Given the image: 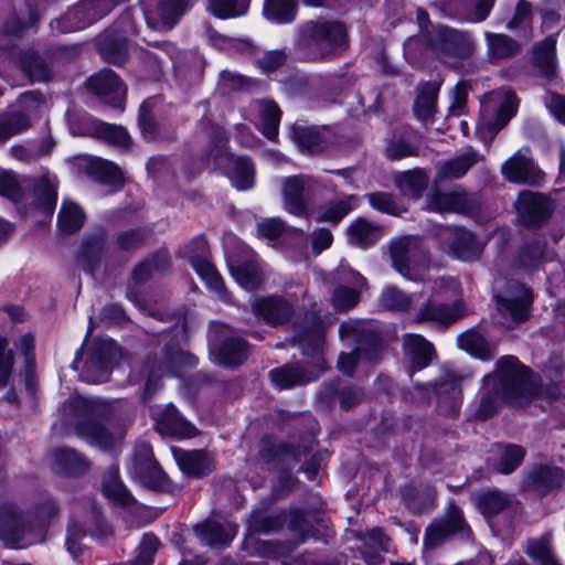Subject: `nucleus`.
Returning <instances> with one entry per match:
<instances>
[{
	"mask_svg": "<svg viewBox=\"0 0 565 565\" xmlns=\"http://www.w3.org/2000/svg\"><path fill=\"white\" fill-rule=\"evenodd\" d=\"M559 395L557 383L542 384L541 379L518 358L504 355L498 360L495 370L483 377L479 406L473 416L486 420L497 414L502 402L524 406L535 398L556 401Z\"/></svg>",
	"mask_w": 565,
	"mask_h": 565,
	"instance_id": "nucleus-1",
	"label": "nucleus"
},
{
	"mask_svg": "<svg viewBox=\"0 0 565 565\" xmlns=\"http://www.w3.org/2000/svg\"><path fill=\"white\" fill-rule=\"evenodd\" d=\"M292 340L299 344L302 354L309 360L303 364L290 363L269 372L273 384L280 390L316 381L327 367L323 356V326L316 313L306 312L301 321L297 319L294 323Z\"/></svg>",
	"mask_w": 565,
	"mask_h": 565,
	"instance_id": "nucleus-2",
	"label": "nucleus"
},
{
	"mask_svg": "<svg viewBox=\"0 0 565 565\" xmlns=\"http://www.w3.org/2000/svg\"><path fill=\"white\" fill-rule=\"evenodd\" d=\"M348 43V30L342 22L319 18L298 26L294 50L300 61L320 62L340 54Z\"/></svg>",
	"mask_w": 565,
	"mask_h": 565,
	"instance_id": "nucleus-3",
	"label": "nucleus"
},
{
	"mask_svg": "<svg viewBox=\"0 0 565 565\" xmlns=\"http://www.w3.org/2000/svg\"><path fill=\"white\" fill-rule=\"evenodd\" d=\"M66 417H72L77 437L102 450L114 447V436L108 424L114 417L110 403L97 397L75 396L68 398L63 405Z\"/></svg>",
	"mask_w": 565,
	"mask_h": 565,
	"instance_id": "nucleus-4",
	"label": "nucleus"
},
{
	"mask_svg": "<svg viewBox=\"0 0 565 565\" xmlns=\"http://www.w3.org/2000/svg\"><path fill=\"white\" fill-rule=\"evenodd\" d=\"M339 334L342 339H353L355 342L351 352H342L339 356L338 369L341 373L352 376L360 362L374 363L380 360L383 350L381 338L362 322H342Z\"/></svg>",
	"mask_w": 565,
	"mask_h": 565,
	"instance_id": "nucleus-5",
	"label": "nucleus"
},
{
	"mask_svg": "<svg viewBox=\"0 0 565 565\" xmlns=\"http://www.w3.org/2000/svg\"><path fill=\"white\" fill-rule=\"evenodd\" d=\"M424 44L440 62L450 67H457L475 51L470 34L446 25L433 26L427 31Z\"/></svg>",
	"mask_w": 565,
	"mask_h": 565,
	"instance_id": "nucleus-6",
	"label": "nucleus"
},
{
	"mask_svg": "<svg viewBox=\"0 0 565 565\" xmlns=\"http://www.w3.org/2000/svg\"><path fill=\"white\" fill-rule=\"evenodd\" d=\"M211 139L214 148L211 150L214 166L223 170L233 186L239 191L249 190L255 183V166L246 156L234 157L224 149L225 135L218 126L211 127Z\"/></svg>",
	"mask_w": 565,
	"mask_h": 565,
	"instance_id": "nucleus-7",
	"label": "nucleus"
},
{
	"mask_svg": "<svg viewBox=\"0 0 565 565\" xmlns=\"http://www.w3.org/2000/svg\"><path fill=\"white\" fill-rule=\"evenodd\" d=\"M198 359L190 352H185L175 345H166L162 349L160 362L148 361L145 364L147 381L141 395L146 403L150 401L160 387V380L163 374L180 375L182 372L193 369Z\"/></svg>",
	"mask_w": 565,
	"mask_h": 565,
	"instance_id": "nucleus-8",
	"label": "nucleus"
},
{
	"mask_svg": "<svg viewBox=\"0 0 565 565\" xmlns=\"http://www.w3.org/2000/svg\"><path fill=\"white\" fill-rule=\"evenodd\" d=\"M0 539L14 548L40 542L31 514L9 501L0 503Z\"/></svg>",
	"mask_w": 565,
	"mask_h": 565,
	"instance_id": "nucleus-9",
	"label": "nucleus"
},
{
	"mask_svg": "<svg viewBox=\"0 0 565 565\" xmlns=\"http://www.w3.org/2000/svg\"><path fill=\"white\" fill-rule=\"evenodd\" d=\"M502 324L513 328L526 321L534 300L533 291L526 285L509 280L502 292L493 296Z\"/></svg>",
	"mask_w": 565,
	"mask_h": 565,
	"instance_id": "nucleus-10",
	"label": "nucleus"
},
{
	"mask_svg": "<svg viewBox=\"0 0 565 565\" xmlns=\"http://www.w3.org/2000/svg\"><path fill=\"white\" fill-rule=\"evenodd\" d=\"M118 0H81L61 18L51 21L52 31L67 33L85 29L107 15Z\"/></svg>",
	"mask_w": 565,
	"mask_h": 565,
	"instance_id": "nucleus-11",
	"label": "nucleus"
},
{
	"mask_svg": "<svg viewBox=\"0 0 565 565\" xmlns=\"http://www.w3.org/2000/svg\"><path fill=\"white\" fill-rule=\"evenodd\" d=\"M471 540L472 531L465 520L463 513L454 501H450L444 515L433 520L424 534V548L433 551L452 536Z\"/></svg>",
	"mask_w": 565,
	"mask_h": 565,
	"instance_id": "nucleus-12",
	"label": "nucleus"
},
{
	"mask_svg": "<svg viewBox=\"0 0 565 565\" xmlns=\"http://www.w3.org/2000/svg\"><path fill=\"white\" fill-rule=\"evenodd\" d=\"M120 356L119 347L110 339H95L84 362L81 377L87 383L108 381L111 369Z\"/></svg>",
	"mask_w": 565,
	"mask_h": 565,
	"instance_id": "nucleus-13",
	"label": "nucleus"
},
{
	"mask_svg": "<svg viewBox=\"0 0 565 565\" xmlns=\"http://www.w3.org/2000/svg\"><path fill=\"white\" fill-rule=\"evenodd\" d=\"M131 470L138 481L150 490L168 491L170 489L171 482L154 460L149 444L142 443L136 447Z\"/></svg>",
	"mask_w": 565,
	"mask_h": 565,
	"instance_id": "nucleus-14",
	"label": "nucleus"
},
{
	"mask_svg": "<svg viewBox=\"0 0 565 565\" xmlns=\"http://www.w3.org/2000/svg\"><path fill=\"white\" fill-rule=\"evenodd\" d=\"M555 209L553 201L539 192L522 191L516 201V211L521 224L529 228L543 226Z\"/></svg>",
	"mask_w": 565,
	"mask_h": 565,
	"instance_id": "nucleus-15",
	"label": "nucleus"
},
{
	"mask_svg": "<svg viewBox=\"0 0 565 565\" xmlns=\"http://www.w3.org/2000/svg\"><path fill=\"white\" fill-rule=\"evenodd\" d=\"M70 129L73 135L92 136L109 145L128 147L130 138L127 131L118 125L107 124L90 117H83V125L76 122L75 116L67 114Z\"/></svg>",
	"mask_w": 565,
	"mask_h": 565,
	"instance_id": "nucleus-16",
	"label": "nucleus"
},
{
	"mask_svg": "<svg viewBox=\"0 0 565 565\" xmlns=\"http://www.w3.org/2000/svg\"><path fill=\"white\" fill-rule=\"evenodd\" d=\"M189 253L188 259L196 274L205 281L207 287L220 297L225 298L226 288L221 275L214 265L209 262L204 254L207 249V242L203 237L193 238L184 246Z\"/></svg>",
	"mask_w": 565,
	"mask_h": 565,
	"instance_id": "nucleus-17",
	"label": "nucleus"
},
{
	"mask_svg": "<svg viewBox=\"0 0 565 565\" xmlns=\"http://www.w3.org/2000/svg\"><path fill=\"white\" fill-rule=\"evenodd\" d=\"M420 239L413 236L395 238L390 244V257L393 268L404 278L415 280L413 269L423 253Z\"/></svg>",
	"mask_w": 565,
	"mask_h": 565,
	"instance_id": "nucleus-18",
	"label": "nucleus"
},
{
	"mask_svg": "<svg viewBox=\"0 0 565 565\" xmlns=\"http://www.w3.org/2000/svg\"><path fill=\"white\" fill-rule=\"evenodd\" d=\"M527 152L529 149L519 150L502 164L501 172L510 182L539 186L544 182L545 175Z\"/></svg>",
	"mask_w": 565,
	"mask_h": 565,
	"instance_id": "nucleus-19",
	"label": "nucleus"
},
{
	"mask_svg": "<svg viewBox=\"0 0 565 565\" xmlns=\"http://www.w3.org/2000/svg\"><path fill=\"white\" fill-rule=\"evenodd\" d=\"M86 87L111 107L119 108L125 100L126 87L111 70L106 68L90 76L86 81Z\"/></svg>",
	"mask_w": 565,
	"mask_h": 565,
	"instance_id": "nucleus-20",
	"label": "nucleus"
},
{
	"mask_svg": "<svg viewBox=\"0 0 565 565\" xmlns=\"http://www.w3.org/2000/svg\"><path fill=\"white\" fill-rule=\"evenodd\" d=\"M565 477L562 468L552 465H533L522 476V488L544 495L558 488Z\"/></svg>",
	"mask_w": 565,
	"mask_h": 565,
	"instance_id": "nucleus-21",
	"label": "nucleus"
},
{
	"mask_svg": "<svg viewBox=\"0 0 565 565\" xmlns=\"http://www.w3.org/2000/svg\"><path fill=\"white\" fill-rule=\"evenodd\" d=\"M192 0H158L152 11L145 13L149 28L169 31L191 8Z\"/></svg>",
	"mask_w": 565,
	"mask_h": 565,
	"instance_id": "nucleus-22",
	"label": "nucleus"
},
{
	"mask_svg": "<svg viewBox=\"0 0 565 565\" xmlns=\"http://www.w3.org/2000/svg\"><path fill=\"white\" fill-rule=\"evenodd\" d=\"M437 398L438 412L448 417L459 414L462 403V390L459 380L447 375L435 383L428 384Z\"/></svg>",
	"mask_w": 565,
	"mask_h": 565,
	"instance_id": "nucleus-23",
	"label": "nucleus"
},
{
	"mask_svg": "<svg viewBox=\"0 0 565 565\" xmlns=\"http://www.w3.org/2000/svg\"><path fill=\"white\" fill-rule=\"evenodd\" d=\"M89 533L93 536H106L110 533L108 525L106 524L104 518L100 512L95 508H90V524L83 525L78 521L71 520L67 526V536H66V548L67 551L76 557L82 548L79 545V541L85 537V535Z\"/></svg>",
	"mask_w": 565,
	"mask_h": 565,
	"instance_id": "nucleus-24",
	"label": "nucleus"
},
{
	"mask_svg": "<svg viewBox=\"0 0 565 565\" xmlns=\"http://www.w3.org/2000/svg\"><path fill=\"white\" fill-rule=\"evenodd\" d=\"M428 206L435 212L468 214L478 207V200L475 195L463 190L451 192L434 191L428 199Z\"/></svg>",
	"mask_w": 565,
	"mask_h": 565,
	"instance_id": "nucleus-25",
	"label": "nucleus"
},
{
	"mask_svg": "<svg viewBox=\"0 0 565 565\" xmlns=\"http://www.w3.org/2000/svg\"><path fill=\"white\" fill-rule=\"evenodd\" d=\"M153 417L157 430L162 436L189 438L196 433L195 427L183 418L172 404L154 409Z\"/></svg>",
	"mask_w": 565,
	"mask_h": 565,
	"instance_id": "nucleus-26",
	"label": "nucleus"
},
{
	"mask_svg": "<svg viewBox=\"0 0 565 565\" xmlns=\"http://www.w3.org/2000/svg\"><path fill=\"white\" fill-rule=\"evenodd\" d=\"M443 236L449 241V253L457 259L471 262L481 255L482 246L475 235L463 227L446 228Z\"/></svg>",
	"mask_w": 565,
	"mask_h": 565,
	"instance_id": "nucleus-27",
	"label": "nucleus"
},
{
	"mask_svg": "<svg viewBox=\"0 0 565 565\" xmlns=\"http://www.w3.org/2000/svg\"><path fill=\"white\" fill-rule=\"evenodd\" d=\"M252 309L256 317L274 327L286 323L294 313L290 302L276 296L256 299L252 303Z\"/></svg>",
	"mask_w": 565,
	"mask_h": 565,
	"instance_id": "nucleus-28",
	"label": "nucleus"
},
{
	"mask_svg": "<svg viewBox=\"0 0 565 565\" xmlns=\"http://www.w3.org/2000/svg\"><path fill=\"white\" fill-rule=\"evenodd\" d=\"M106 255V234L99 231L86 236L81 245L77 262L89 275H95Z\"/></svg>",
	"mask_w": 565,
	"mask_h": 565,
	"instance_id": "nucleus-29",
	"label": "nucleus"
},
{
	"mask_svg": "<svg viewBox=\"0 0 565 565\" xmlns=\"http://www.w3.org/2000/svg\"><path fill=\"white\" fill-rule=\"evenodd\" d=\"M173 456L183 473L191 478H202L214 469L212 457L204 450H182L173 448Z\"/></svg>",
	"mask_w": 565,
	"mask_h": 565,
	"instance_id": "nucleus-30",
	"label": "nucleus"
},
{
	"mask_svg": "<svg viewBox=\"0 0 565 565\" xmlns=\"http://www.w3.org/2000/svg\"><path fill=\"white\" fill-rule=\"evenodd\" d=\"M532 65L548 82L557 78L556 40L553 35L533 46Z\"/></svg>",
	"mask_w": 565,
	"mask_h": 565,
	"instance_id": "nucleus-31",
	"label": "nucleus"
},
{
	"mask_svg": "<svg viewBox=\"0 0 565 565\" xmlns=\"http://www.w3.org/2000/svg\"><path fill=\"white\" fill-rule=\"evenodd\" d=\"M45 9V0H25V12L11 14L4 23V31L19 36L24 31L36 28Z\"/></svg>",
	"mask_w": 565,
	"mask_h": 565,
	"instance_id": "nucleus-32",
	"label": "nucleus"
},
{
	"mask_svg": "<svg viewBox=\"0 0 565 565\" xmlns=\"http://www.w3.org/2000/svg\"><path fill=\"white\" fill-rule=\"evenodd\" d=\"M311 183V178L305 174L288 177L284 181L282 195L286 210L297 216L307 212L303 193Z\"/></svg>",
	"mask_w": 565,
	"mask_h": 565,
	"instance_id": "nucleus-33",
	"label": "nucleus"
},
{
	"mask_svg": "<svg viewBox=\"0 0 565 565\" xmlns=\"http://www.w3.org/2000/svg\"><path fill=\"white\" fill-rule=\"evenodd\" d=\"M403 349L405 355L411 361L413 371H419L427 367L434 355V345L424 337L415 333H407L403 338Z\"/></svg>",
	"mask_w": 565,
	"mask_h": 565,
	"instance_id": "nucleus-34",
	"label": "nucleus"
},
{
	"mask_svg": "<svg viewBox=\"0 0 565 565\" xmlns=\"http://www.w3.org/2000/svg\"><path fill=\"white\" fill-rule=\"evenodd\" d=\"M348 242L359 248H369L383 235V228L363 217L354 220L347 230Z\"/></svg>",
	"mask_w": 565,
	"mask_h": 565,
	"instance_id": "nucleus-35",
	"label": "nucleus"
},
{
	"mask_svg": "<svg viewBox=\"0 0 565 565\" xmlns=\"http://www.w3.org/2000/svg\"><path fill=\"white\" fill-rule=\"evenodd\" d=\"M463 315V305L455 302L454 305L436 303L428 301L418 312L417 321H431L444 326L450 324L461 318Z\"/></svg>",
	"mask_w": 565,
	"mask_h": 565,
	"instance_id": "nucleus-36",
	"label": "nucleus"
},
{
	"mask_svg": "<svg viewBox=\"0 0 565 565\" xmlns=\"http://www.w3.org/2000/svg\"><path fill=\"white\" fill-rule=\"evenodd\" d=\"M33 195L38 206L47 214H52L57 201V179L49 172L32 180Z\"/></svg>",
	"mask_w": 565,
	"mask_h": 565,
	"instance_id": "nucleus-37",
	"label": "nucleus"
},
{
	"mask_svg": "<svg viewBox=\"0 0 565 565\" xmlns=\"http://www.w3.org/2000/svg\"><path fill=\"white\" fill-rule=\"evenodd\" d=\"M102 490L104 495L120 507H131L136 500L119 478L117 466H110L103 478Z\"/></svg>",
	"mask_w": 565,
	"mask_h": 565,
	"instance_id": "nucleus-38",
	"label": "nucleus"
},
{
	"mask_svg": "<svg viewBox=\"0 0 565 565\" xmlns=\"http://www.w3.org/2000/svg\"><path fill=\"white\" fill-rule=\"evenodd\" d=\"M296 143L307 152H320L330 141V131L327 127L295 126L292 129Z\"/></svg>",
	"mask_w": 565,
	"mask_h": 565,
	"instance_id": "nucleus-39",
	"label": "nucleus"
},
{
	"mask_svg": "<svg viewBox=\"0 0 565 565\" xmlns=\"http://www.w3.org/2000/svg\"><path fill=\"white\" fill-rule=\"evenodd\" d=\"M85 171L87 175L99 183L116 188L124 185V174L120 168L111 161L102 158H92L88 160Z\"/></svg>",
	"mask_w": 565,
	"mask_h": 565,
	"instance_id": "nucleus-40",
	"label": "nucleus"
},
{
	"mask_svg": "<svg viewBox=\"0 0 565 565\" xmlns=\"http://www.w3.org/2000/svg\"><path fill=\"white\" fill-rule=\"evenodd\" d=\"M171 258L167 250H157L142 262L137 264L132 270V280L137 285L148 281L153 274H161L170 268Z\"/></svg>",
	"mask_w": 565,
	"mask_h": 565,
	"instance_id": "nucleus-41",
	"label": "nucleus"
},
{
	"mask_svg": "<svg viewBox=\"0 0 565 565\" xmlns=\"http://www.w3.org/2000/svg\"><path fill=\"white\" fill-rule=\"evenodd\" d=\"M476 150L469 148L466 152L444 162L437 173V181L462 178L471 167L482 160Z\"/></svg>",
	"mask_w": 565,
	"mask_h": 565,
	"instance_id": "nucleus-42",
	"label": "nucleus"
},
{
	"mask_svg": "<svg viewBox=\"0 0 565 565\" xmlns=\"http://www.w3.org/2000/svg\"><path fill=\"white\" fill-rule=\"evenodd\" d=\"M490 99L497 104L494 120L491 124V129L497 132L516 114L518 98L511 89H500L493 92Z\"/></svg>",
	"mask_w": 565,
	"mask_h": 565,
	"instance_id": "nucleus-43",
	"label": "nucleus"
},
{
	"mask_svg": "<svg viewBox=\"0 0 565 565\" xmlns=\"http://www.w3.org/2000/svg\"><path fill=\"white\" fill-rule=\"evenodd\" d=\"M54 460L58 473L64 476H78L89 468L86 457L73 448H57L54 451Z\"/></svg>",
	"mask_w": 565,
	"mask_h": 565,
	"instance_id": "nucleus-44",
	"label": "nucleus"
},
{
	"mask_svg": "<svg viewBox=\"0 0 565 565\" xmlns=\"http://www.w3.org/2000/svg\"><path fill=\"white\" fill-rule=\"evenodd\" d=\"M194 532L203 545L222 547L230 544L235 533L227 531L221 523L205 521L194 526Z\"/></svg>",
	"mask_w": 565,
	"mask_h": 565,
	"instance_id": "nucleus-45",
	"label": "nucleus"
},
{
	"mask_svg": "<svg viewBox=\"0 0 565 565\" xmlns=\"http://www.w3.org/2000/svg\"><path fill=\"white\" fill-rule=\"evenodd\" d=\"M255 106L260 118L263 135L269 140H275L278 136L281 110L276 103L267 99L256 100Z\"/></svg>",
	"mask_w": 565,
	"mask_h": 565,
	"instance_id": "nucleus-46",
	"label": "nucleus"
},
{
	"mask_svg": "<svg viewBox=\"0 0 565 565\" xmlns=\"http://www.w3.org/2000/svg\"><path fill=\"white\" fill-rule=\"evenodd\" d=\"M248 355V344L239 337H228L218 347V360L225 366L241 365Z\"/></svg>",
	"mask_w": 565,
	"mask_h": 565,
	"instance_id": "nucleus-47",
	"label": "nucleus"
},
{
	"mask_svg": "<svg viewBox=\"0 0 565 565\" xmlns=\"http://www.w3.org/2000/svg\"><path fill=\"white\" fill-rule=\"evenodd\" d=\"M488 56L490 60H504L518 55L521 45L514 39L502 33H486Z\"/></svg>",
	"mask_w": 565,
	"mask_h": 565,
	"instance_id": "nucleus-48",
	"label": "nucleus"
},
{
	"mask_svg": "<svg viewBox=\"0 0 565 565\" xmlns=\"http://www.w3.org/2000/svg\"><path fill=\"white\" fill-rule=\"evenodd\" d=\"M477 507L484 518H492L512 503V495L500 490H489L481 492L476 499Z\"/></svg>",
	"mask_w": 565,
	"mask_h": 565,
	"instance_id": "nucleus-49",
	"label": "nucleus"
},
{
	"mask_svg": "<svg viewBox=\"0 0 565 565\" xmlns=\"http://www.w3.org/2000/svg\"><path fill=\"white\" fill-rule=\"evenodd\" d=\"M428 175L422 169L399 172L394 182L404 195L419 198L428 185Z\"/></svg>",
	"mask_w": 565,
	"mask_h": 565,
	"instance_id": "nucleus-50",
	"label": "nucleus"
},
{
	"mask_svg": "<svg viewBox=\"0 0 565 565\" xmlns=\"http://www.w3.org/2000/svg\"><path fill=\"white\" fill-rule=\"evenodd\" d=\"M438 90L439 85L431 82L425 83L419 88L414 103V113L419 120L426 121L433 118L436 111Z\"/></svg>",
	"mask_w": 565,
	"mask_h": 565,
	"instance_id": "nucleus-51",
	"label": "nucleus"
},
{
	"mask_svg": "<svg viewBox=\"0 0 565 565\" xmlns=\"http://www.w3.org/2000/svg\"><path fill=\"white\" fill-rule=\"evenodd\" d=\"M85 222V212L75 202L64 200L57 214V225L64 234L79 231Z\"/></svg>",
	"mask_w": 565,
	"mask_h": 565,
	"instance_id": "nucleus-52",
	"label": "nucleus"
},
{
	"mask_svg": "<svg viewBox=\"0 0 565 565\" xmlns=\"http://www.w3.org/2000/svg\"><path fill=\"white\" fill-rule=\"evenodd\" d=\"M545 244L539 239H533L522 245L514 258L515 267L525 271L536 270L543 258Z\"/></svg>",
	"mask_w": 565,
	"mask_h": 565,
	"instance_id": "nucleus-53",
	"label": "nucleus"
},
{
	"mask_svg": "<svg viewBox=\"0 0 565 565\" xmlns=\"http://www.w3.org/2000/svg\"><path fill=\"white\" fill-rule=\"evenodd\" d=\"M525 553L537 565H562L553 552L551 534L529 540Z\"/></svg>",
	"mask_w": 565,
	"mask_h": 565,
	"instance_id": "nucleus-54",
	"label": "nucleus"
},
{
	"mask_svg": "<svg viewBox=\"0 0 565 565\" xmlns=\"http://www.w3.org/2000/svg\"><path fill=\"white\" fill-rule=\"evenodd\" d=\"M20 63L23 73L32 82H47L52 78V71L46 61L33 50L23 52Z\"/></svg>",
	"mask_w": 565,
	"mask_h": 565,
	"instance_id": "nucleus-55",
	"label": "nucleus"
},
{
	"mask_svg": "<svg viewBox=\"0 0 565 565\" xmlns=\"http://www.w3.org/2000/svg\"><path fill=\"white\" fill-rule=\"evenodd\" d=\"M230 270L237 284L246 290H255L263 282V273L256 262L230 265Z\"/></svg>",
	"mask_w": 565,
	"mask_h": 565,
	"instance_id": "nucleus-56",
	"label": "nucleus"
},
{
	"mask_svg": "<svg viewBox=\"0 0 565 565\" xmlns=\"http://www.w3.org/2000/svg\"><path fill=\"white\" fill-rule=\"evenodd\" d=\"M264 17L273 23H290L296 19L295 0H265Z\"/></svg>",
	"mask_w": 565,
	"mask_h": 565,
	"instance_id": "nucleus-57",
	"label": "nucleus"
},
{
	"mask_svg": "<svg viewBox=\"0 0 565 565\" xmlns=\"http://www.w3.org/2000/svg\"><path fill=\"white\" fill-rule=\"evenodd\" d=\"M499 459L495 470L502 475L512 473L524 460L525 449L514 444L498 445Z\"/></svg>",
	"mask_w": 565,
	"mask_h": 565,
	"instance_id": "nucleus-58",
	"label": "nucleus"
},
{
	"mask_svg": "<svg viewBox=\"0 0 565 565\" xmlns=\"http://www.w3.org/2000/svg\"><path fill=\"white\" fill-rule=\"evenodd\" d=\"M457 343L460 349L478 359L488 360L492 355L488 341L475 330L461 333L457 339Z\"/></svg>",
	"mask_w": 565,
	"mask_h": 565,
	"instance_id": "nucleus-59",
	"label": "nucleus"
},
{
	"mask_svg": "<svg viewBox=\"0 0 565 565\" xmlns=\"http://www.w3.org/2000/svg\"><path fill=\"white\" fill-rule=\"evenodd\" d=\"M299 449L278 441L274 439L273 437H265L260 441V449H259V456L263 460L266 462H273L278 458H285V457H298L299 456Z\"/></svg>",
	"mask_w": 565,
	"mask_h": 565,
	"instance_id": "nucleus-60",
	"label": "nucleus"
},
{
	"mask_svg": "<svg viewBox=\"0 0 565 565\" xmlns=\"http://www.w3.org/2000/svg\"><path fill=\"white\" fill-rule=\"evenodd\" d=\"M31 126L28 115L19 111H12L0 115V141H6L10 137L20 134Z\"/></svg>",
	"mask_w": 565,
	"mask_h": 565,
	"instance_id": "nucleus-61",
	"label": "nucleus"
},
{
	"mask_svg": "<svg viewBox=\"0 0 565 565\" xmlns=\"http://www.w3.org/2000/svg\"><path fill=\"white\" fill-rule=\"evenodd\" d=\"M249 0H210L209 10L221 19L234 18L247 12Z\"/></svg>",
	"mask_w": 565,
	"mask_h": 565,
	"instance_id": "nucleus-62",
	"label": "nucleus"
},
{
	"mask_svg": "<svg viewBox=\"0 0 565 565\" xmlns=\"http://www.w3.org/2000/svg\"><path fill=\"white\" fill-rule=\"evenodd\" d=\"M29 513L31 514L36 534L41 542L44 527L46 523L58 513V507L53 499L47 498L38 503Z\"/></svg>",
	"mask_w": 565,
	"mask_h": 565,
	"instance_id": "nucleus-63",
	"label": "nucleus"
},
{
	"mask_svg": "<svg viewBox=\"0 0 565 565\" xmlns=\"http://www.w3.org/2000/svg\"><path fill=\"white\" fill-rule=\"evenodd\" d=\"M150 237V232L145 227L130 228L117 235L116 244L120 250L132 252L141 248Z\"/></svg>",
	"mask_w": 565,
	"mask_h": 565,
	"instance_id": "nucleus-64",
	"label": "nucleus"
}]
</instances>
